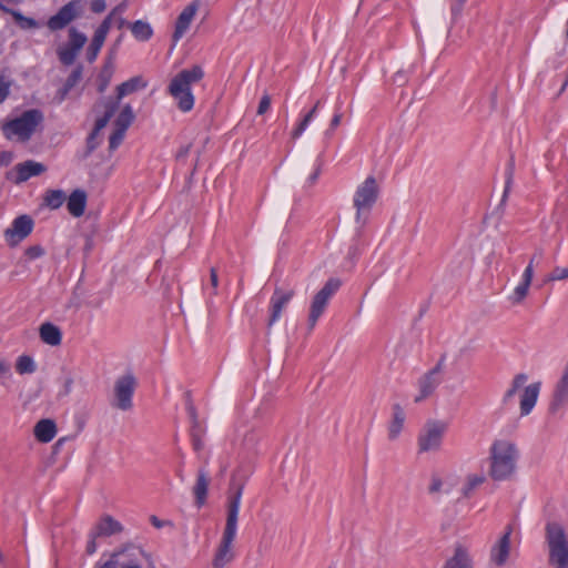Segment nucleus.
Instances as JSON below:
<instances>
[{
  "label": "nucleus",
  "mask_w": 568,
  "mask_h": 568,
  "mask_svg": "<svg viewBox=\"0 0 568 568\" xmlns=\"http://www.w3.org/2000/svg\"><path fill=\"white\" fill-rule=\"evenodd\" d=\"M244 484L235 485L231 483L227 495V515L222 538L215 550L212 566L213 568H225L235 558L233 542L237 531V519L243 495Z\"/></svg>",
  "instance_id": "f257e3e1"
},
{
  "label": "nucleus",
  "mask_w": 568,
  "mask_h": 568,
  "mask_svg": "<svg viewBox=\"0 0 568 568\" xmlns=\"http://www.w3.org/2000/svg\"><path fill=\"white\" fill-rule=\"evenodd\" d=\"M518 459L517 446L507 439H496L489 448V476L494 480H506L511 477Z\"/></svg>",
  "instance_id": "f03ea898"
},
{
  "label": "nucleus",
  "mask_w": 568,
  "mask_h": 568,
  "mask_svg": "<svg viewBox=\"0 0 568 568\" xmlns=\"http://www.w3.org/2000/svg\"><path fill=\"white\" fill-rule=\"evenodd\" d=\"M204 71L200 65H193L191 69L180 71L169 84V93L178 101V106L182 112H189L194 105V97L191 92V85L201 81Z\"/></svg>",
  "instance_id": "7ed1b4c3"
},
{
  "label": "nucleus",
  "mask_w": 568,
  "mask_h": 568,
  "mask_svg": "<svg viewBox=\"0 0 568 568\" xmlns=\"http://www.w3.org/2000/svg\"><path fill=\"white\" fill-rule=\"evenodd\" d=\"M548 564L552 568H568V534L558 523H548L545 528Z\"/></svg>",
  "instance_id": "20e7f679"
},
{
  "label": "nucleus",
  "mask_w": 568,
  "mask_h": 568,
  "mask_svg": "<svg viewBox=\"0 0 568 568\" xmlns=\"http://www.w3.org/2000/svg\"><path fill=\"white\" fill-rule=\"evenodd\" d=\"M379 196V185L373 175L367 176L356 189L353 196V204L356 209L355 222L364 226L369 212Z\"/></svg>",
  "instance_id": "39448f33"
},
{
  "label": "nucleus",
  "mask_w": 568,
  "mask_h": 568,
  "mask_svg": "<svg viewBox=\"0 0 568 568\" xmlns=\"http://www.w3.org/2000/svg\"><path fill=\"white\" fill-rule=\"evenodd\" d=\"M116 109L118 103L112 101L111 98H102L93 105V111L95 113L103 111V114L95 120L94 128L87 138V150L84 158L89 156L100 145V131L106 126Z\"/></svg>",
  "instance_id": "423d86ee"
},
{
  "label": "nucleus",
  "mask_w": 568,
  "mask_h": 568,
  "mask_svg": "<svg viewBox=\"0 0 568 568\" xmlns=\"http://www.w3.org/2000/svg\"><path fill=\"white\" fill-rule=\"evenodd\" d=\"M447 423L438 419H428L417 437L419 453L438 452L443 437L447 430Z\"/></svg>",
  "instance_id": "0eeeda50"
},
{
  "label": "nucleus",
  "mask_w": 568,
  "mask_h": 568,
  "mask_svg": "<svg viewBox=\"0 0 568 568\" xmlns=\"http://www.w3.org/2000/svg\"><path fill=\"white\" fill-rule=\"evenodd\" d=\"M341 285H342V282L339 278L332 277L314 295L312 303H311L310 314H308V318H307L308 332L313 331L318 318L325 312L329 300L339 290Z\"/></svg>",
  "instance_id": "6e6552de"
},
{
  "label": "nucleus",
  "mask_w": 568,
  "mask_h": 568,
  "mask_svg": "<svg viewBox=\"0 0 568 568\" xmlns=\"http://www.w3.org/2000/svg\"><path fill=\"white\" fill-rule=\"evenodd\" d=\"M136 554L143 556L148 560L151 559V556L142 548L133 545H125L115 549L111 554L110 559L97 568H116L118 566L120 568H142V565L136 558ZM149 568H155L154 564L151 562Z\"/></svg>",
  "instance_id": "1a4fd4ad"
},
{
  "label": "nucleus",
  "mask_w": 568,
  "mask_h": 568,
  "mask_svg": "<svg viewBox=\"0 0 568 568\" xmlns=\"http://www.w3.org/2000/svg\"><path fill=\"white\" fill-rule=\"evenodd\" d=\"M42 120V112L38 109H31L24 111L20 116L9 121L4 130L7 131L8 136L13 134L21 141H28Z\"/></svg>",
  "instance_id": "9d476101"
},
{
  "label": "nucleus",
  "mask_w": 568,
  "mask_h": 568,
  "mask_svg": "<svg viewBox=\"0 0 568 568\" xmlns=\"http://www.w3.org/2000/svg\"><path fill=\"white\" fill-rule=\"evenodd\" d=\"M136 386V378L131 373L116 378L114 383V398L111 405L123 412L130 410L133 407L132 397Z\"/></svg>",
  "instance_id": "9b49d317"
},
{
  "label": "nucleus",
  "mask_w": 568,
  "mask_h": 568,
  "mask_svg": "<svg viewBox=\"0 0 568 568\" xmlns=\"http://www.w3.org/2000/svg\"><path fill=\"white\" fill-rule=\"evenodd\" d=\"M444 364L445 356H443L432 369H429L418 378L417 386L419 393L414 398L415 403H422L423 400L427 399L435 393L436 388L442 383V373L444 369Z\"/></svg>",
  "instance_id": "f8f14e48"
},
{
  "label": "nucleus",
  "mask_w": 568,
  "mask_h": 568,
  "mask_svg": "<svg viewBox=\"0 0 568 568\" xmlns=\"http://www.w3.org/2000/svg\"><path fill=\"white\" fill-rule=\"evenodd\" d=\"M83 13V6L80 0H72L59 9V11L49 18L47 27L51 31L64 29L72 21L80 18Z\"/></svg>",
  "instance_id": "ddd939ff"
},
{
  "label": "nucleus",
  "mask_w": 568,
  "mask_h": 568,
  "mask_svg": "<svg viewBox=\"0 0 568 568\" xmlns=\"http://www.w3.org/2000/svg\"><path fill=\"white\" fill-rule=\"evenodd\" d=\"M68 37V43L64 47L59 48L57 51L60 62L64 65H71L74 63L79 52L88 41L87 36L74 27L69 29Z\"/></svg>",
  "instance_id": "4468645a"
},
{
  "label": "nucleus",
  "mask_w": 568,
  "mask_h": 568,
  "mask_svg": "<svg viewBox=\"0 0 568 568\" xmlns=\"http://www.w3.org/2000/svg\"><path fill=\"white\" fill-rule=\"evenodd\" d=\"M34 221L30 215L17 216L3 233L7 244L10 247L17 246L32 233Z\"/></svg>",
  "instance_id": "2eb2a0df"
},
{
  "label": "nucleus",
  "mask_w": 568,
  "mask_h": 568,
  "mask_svg": "<svg viewBox=\"0 0 568 568\" xmlns=\"http://www.w3.org/2000/svg\"><path fill=\"white\" fill-rule=\"evenodd\" d=\"M294 290L284 291L276 287L270 301V316L267 320V328H271L281 317L282 311L293 298Z\"/></svg>",
  "instance_id": "dca6fc26"
},
{
  "label": "nucleus",
  "mask_w": 568,
  "mask_h": 568,
  "mask_svg": "<svg viewBox=\"0 0 568 568\" xmlns=\"http://www.w3.org/2000/svg\"><path fill=\"white\" fill-rule=\"evenodd\" d=\"M511 532V526H507L505 532L490 549V561L498 567L504 566L509 558Z\"/></svg>",
  "instance_id": "f3484780"
},
{
  "label": "nucleus",
  "mask_w": 568,
  "mask_h": 568,
  "mask_svg": "<svg viewBox=\"0 0 568 568\" xmlns=\"http://www.w3.org/2000/svg\"><path fill=\"white\" fill-rule=\"evenodd\" d=\"M568 404V362L564 368L562 375L557 382L554 393L552 399L549 404V412L556 413L558 409Z\"/></svg>",
  "instance_id": "a211bd4d"
},
{
  "label": "nucleus",
  "mask_w": 568,
  "mask_h": 568,
  "mask_svg": "<svg viewBox=\"0 0 568 568\" xmlns=\"http://www.w3.org/2000/svg\"><path fill=\"white\" fill-rule=\"evenodd\" d=\"M568 404V362L564 368L562 375L557 382L554 393L552 399L549 404V412L556 413L558 409Z\"/></svg>",
  "instance_id": "6ab92c4d"
},
{
  "label": "nucleus",
  "mask_w": 568,
  "mask_h": 568,
  "mask_svg": "<svg viewBox=\"0 0 568 568\" xmlns=\"http://www.w3.org/2000/svg\"><path fill=\"white\" fill-rule=\"evenodd\" d=\"M568 404V362L564 368L562 375L557 382L554 393L552 399L549 404V412L556 413L558 409Z\"/></svg>",
  "instance_id": "aec40b11"
},
{
  "label": "nucleus",
  "mask_w": 568,
  "mask_h": 568,
  "mask_svg": "<svg viewBox=\"0 0 568 568\" xmlns=\"http://www.w3.org/2000/svg\"><path fill=\"white\" fill-rule=\"evenodd\" d=\"M197 10H199L197 1L191 2L182 10V12L179 14L176 22H175V30L173 33L174 41H179L184 36V33L189 29L191 22L193 21Z\"/></svg>",
  "instance_id": "412c9836"
},
{
  "label": "nucleus",
  "mask_w": 568,
  "mask_h": 568,
  "mask_svg": "<svg viewBox=\"0 0 568 568\" xmlns=\"http://www.w3.org/2000/svg\"><path fill=\"white\" fill-rule=\"evenodd\" d=\"M534 276V258H530L529 264L525 268L523 273L521 282L515 287L511 295H509V301L514 305H518L523 303V301L527 297L529 287Z\"/></svg>",
  "instance_id": "4be33fe9"
},
{
  "label": "nucleus",
  "mask_w": 568,
  "mask_h": 568,
  "mask_svg": "<svg viewBox=\"0 0 568 568\" xmlns=\"http://www.w3.org/2000/svg\"><path fill=\"white\" fill-rule=\"evenodd\" d=\"M47 168L39 162L28 160L22 163H18L14 166L16 175L13 182L16 184L26 182L32 176H37L45 172Z\"/></svg>",
  "instance_id": "5701e85b"
},
{
  "label": "nucleus",
  "mask_w": 568,
  "mask_h": 568,
  "mask_svg": "<svg viewBox=\"0 0 568 568\" xmlns=\"http://www.w3.org/2000/svg\"><path fill=\"white\" fill-rule=\"evenodd\" d=\"M93 537H110L123 531L122 524L110 515H103L94 527Z\"/></svg>",
  "instance_id": "b1692460"
},
{
  "label": "nucleus",
  "mask_w": 568,
  "mask_h": 568,
  "mask_svg": "<svg viewBox=\"0 0 568 568\" xmlns=\"http://www.w3.org/2000/svg\"><path fill=\"white\" fill-rule=\"evenodd\" d=\"M540 382L532 383L528 386L524 387V390L520 395V415L527 416L532 410L534 406L537 403L539 392H540Z\"/></svg>",
  "instance_id": "393cba45"
},
{
  "label": "nucleus",
  "mask_w": 568,
  "mask_h": 568,
  "mask_svg": "<svg viewBox=\"0 0 568 568\" xmlns=\"http://www.w3.org/2000/svg\"><path fill=\"white\" fill-rule=\"evenodd\" d=\"M87 206V193L83 190H74L67 201V207L69 213L74 217L83 215Z\"/></svg>",
  "instance_id": "a878e982"
},
{
  "label": "nucleus",
  "mask_w": 568,
  "mask_h": 568,
  "mask_svg": "<svg viewBox=\"0 0 568 568\" xmlns=\"http://www.w3.org/2000/svg\"><path fill=\"white\" fill-rule=\"evenodd\" d=\"M392 410L393 418L388 425V439L395 440L398 438L399 434L404 428L406 415L403 407L399 404H394L392 406Z\"/></svg>",
  "instance_id": "bb28decb"
},
{
  "label": "nucleus",
  "mask_w": 568,
  "mask_h": 568,
  "mask_svg": "<svg viewBox=\"0 0 568 568\" xmlns=\"http://www.w3.org/2000/svg\"><path fill=\"white\" fill-rule=\"evenodd\" d=\"M209 484H210V479L207 477L206 471L204 469H200L197 471L195 485L193 486L195 505L199 508L202 507L206 501Z\"/></svg>",
  "instance_id": "cd10ccee"
},
{
  "label": "nucleus",
  "mask_w": 568,
  "mask_h": 568,
  "mask_svg": "<svg viewBox=\"0 0 568 568\" xmlns=\"http://www.w3.org/2000/svg\"><path fill=\"white\" fill-rule=\"evenodd\" d=\"M39 335L41 341L50 346H58L62 341L61 329L50 322L41 324Z\"/></svg>",
  "instance_id": "c85d7f7f"
},
{
  "label": "nucleus",
  "mask_w": 568,
  "mask_h": 568,
  "mask_svg": "<svg viewBox=\"0 0 568 568\" xmlns=\"http://www.w3.org/2000/svg\"><path fill=\"white\" fill-rule=\"evenodd\" d=\"M57 434V426L52 419H41L34 426V436L41 443L51 442Z\"/></svg>",
  "instance_id": "c756f323"
},
{
  "label": "nucleus",
  "mask_w": 568,
  "mask_h": 568,
  "mask_svg": "<svg viewBox=\"0 0 568 568\" xmlns=\"http://www.w3.org/2000/svg\"><path fill=\"white\" fill-rule=\"evenodd\" d=\"M145 87H146V82L143 80V78L141 75L133 77V78L129 79L128 81L122 82L120 85H118L116 100H114V102H116L119 104V101L123 97L129 95L140 89H144ZM111 100L113 101V99H111Z\"/></svg>",
  "instance_id": "7c9ffc66"
},
{
  "label": "nucleus",
  "mask_w": 568,
  "mask_h": 568,
  "mask_svg": "<svg viewBox=\"0 0 568 568\" xmlns=\"http://www.w3.org/2000/svg\"><path fill=\"white\" fill-rule=\"evenodd\" d=\"M444 568H473V559L463 546H457L454 556L448 559Z\"/></svg>",
  "instance_id": "2f4dec72"
},
{
  "label": "nucleus",
  "mask_w": 568,
  "mask_h": 568,
  "mask_svg": "<svg viewBox=\"0 0 568 568\" xmlns=\"http://www.w3.org/2000/svg\"><path fill=\"white\" fill-rule=\"evenodd\" d=\"M82 72L83 67L81 64L77 65L72 70L63 87L58 91V98L60 102L63 101L69 92L81 81Z\"/></svg>",
  "instance_id": "473e14b6"
},
{
  "label": "nucleus",
  "mask_w": 568,
  "mask_h": 568,
  "mask_svg": "<svg viewBox=\"0 0 568 568\" xmlns=\"http://www.w3.org/2000/svg\"><path fill=\"white\" fill-rule=\"evenodd\" d=\"M133 37L139 41H148L153 34V30L148 22L136 20L130 24Z\"/></svg>",
  "instance_id": "72a5a7b5"
},
{
  "label": "nucleus",
  "mask_w": 568,
  "mask_h": 568,
  "mask_svg": "<svg viewBox=\"0 0 568 568\" xmlns=\"http://www.w3.org/2000/svg\"><path fill=\"white\" fill-rule=\"evenodd\" d=\"M528 381V376L524 373H519L515 375V377L511 381L509 389L505 393L503 397V403L508 404L513 397L516 395V393L525 386V384Z\"/></svg>",
  "instance_id": "f704fd0d"
},
{
  "label": "nucleus",
  "mask_w": 568,
  "mask_h": 568,
  "mask_svg": "<svg viewBox=\"0 0 568 568\" xmlns=\"http://www.w3.org/2000/svg\"><path fill=\"white\" fill-rule=\"evenodd\" d=\"M133 120H134V113L132 111V108L129 104H126L125 106H123V109L119 113L118 118L115 119V122H114L115 129L125 132L129 129V126L132 124Z\"/></svg>",
  "instance_id": "c9c22d12"
},
{
  "label": "nucleus",
  "mask_w": 568,
  "mask_h": 568,
  "mask_svg": "<svg viewBox=\"0 0 568 568\" xmlns=\"http://www.w3.org/2000/svg\"><path fill=\"white\" fill-rule=\"evenodd\" d=\"M486 477L484 475L471 474L466 477L465 484L462 488V494L465 498H469L473 491L484 484Z\"/></svg>",
  "instance_id": "e433bc0d"
},
{
  "label": "nucleus",
  "mask_w": 568,
  "mask_h": 568,
  "mask_svg": "<svg viewBox=\"0 0 568 568\" xmlns=\"http://www.w3.org/2000/svg\"><path fill=\"white\" fill-rule=\"evenodd\" d=\"M37 369V365L33 358L29 355H21L16 362V371L20 375L32 374Z\"/></svg>",
  "instance_id": "4c0bfd02"
},
{
  "label": "nucleus",
  "mask_w": 568,
  "mask_h": 568,
  "mask_svg": "<svg viewBox=\"0 0 568 568\" xmlns=\"http://www.w3.org/2000/svg\"><path fill=\"white\" fill-rule=\"evenodd\" d=\"M65 201V193L62 190H49L45 193L44 202L50 209H59Z\"/></svg>",
  "instance_id": "58836bf2"
},
{
  "label": "nucleus",
  "mask_w": 568,
  "mask_h": 568,
  "mask_svg": "<svg viewBox=\"0 0 568 568\" xmlns=\"http://www.w3.org/2000/svg\"><path fill=\"white\" fill-rule=\"evenodd\" d=\"M106 38L94 32V36L92 38V41L90 45L87 49V60L92 63L95 61L101 48L103 47V43Z\"/></svg>",
  "instance_id": "ea45409f"
},
{
  "label": "nucleus",
  "mask_w": 568,
  "mask_h": 568,
  "mask_svg": "<svg viewBox=\"0 0 568 568\" xmlns=\"http://www.w3.org/2000/svg\"><path fill=\"white\" fill-rule=\"evenodd\" d=\"M320 105V101L315 103V105L305 114V116L302 119V121L297 124V126L292 131V138L297 139L302 133L306 130L310 122L315 116L317 109Z\"/></svg>",
  "instance_id": "a19ab883"
},
{
  "label": "nucleus",
  "mask_w": 568,
  "mask_h": 568,
  "mask_svg": "<svg viewBox=\"0 0 568 568\" xmlns=\"http://www.w3.org/2000/svg\"><path fill=\"white\" fill-rule=\"evenodd\" d=\"M112 74H113V68L112 65L110 64H105L101 72L99 73L98 75V91L100 93H103L106 88L109 87L110 84V81H111V78H112Z\"/></svg>",
  "instance_id": "79ce46f5"
},
{
  "label": "nucleus",
  "mask_w": 568,
  "mask_h": 568,
  "mask_svg": "<svg viewBox=\"0 0 568 568\" xmlns=\"http://www.w3.org/2000/svg\"><path fill=\"white\" fill-rule=\"evenodd\" d=\"M124 134H125L124 131L114 129V131L112 132V134L109 138V149L111 151H114L119 148V145L122 143V141L124 139Z\"/></svg>",
  "instance_id": "37998d69"
},
{
  "label": "nucleus",
  "mask_w": 568,
  "mask_h": 568,
  "mask_svg": "<svg viewBox=\"0 0 568 568\" xmlns=\"http://www.w3.org/2000/svg\"><path fill=\"white\" fill-rule=\"evenodd\" d=\"M12 14H13L14 20L17 22H19L22 28L31 29V28H36L38 26V23L34 19L27 18V17L22 16L20 12H12Z\"/></svg>",
  "instance_id": "c03bdc74"
},
{
  "label": "nucleus",
  "mask_w": 568,
  "mask_h": 568,
  "mask_svg": "<svg viewBox=\"0 0 568 568\" xmlns=\"http://www.w3.org/2000/svg\"><path fill=\"white\" fill-rule=\"evenodd\" d=\"M11 377V365L4 358H0V385H4V379Z\"/></svg>",
  "instance_id": "a18cd8bd"
},
{
  "label": "nucleus",
  "mask_w": 568,
  "mask_h": 568,
  "mask_svg": "<svg viewBox=\"0 0 568 568\" xmlns=\"http://www.w3.org/2000/svg\"><path fill=\"white\" fill-rule=\"evenodd\" d=\"M568 278V267H555L548 275V281H561Z\"/></svg>",
  "instance_id": "49530a36"
},
{
  "label": "nucleus",
  "mask_w": 568,
  "mask_h": 568,
  "mask_svg": "<svg viewBox=\"0 0 568 568\" xmlns=\"http://www.w3.org/2000/svg\"><path fill=\"white\" fill-rule=\"evenodd\" d=\"M514 170H515V164H514V159L511 158L508 163L507 170H506V185H505L504 197L507 195V193L510 189V185L513 183Z\"/></svg>",
  "instance_id": "de8ad7c7"
},
{
  "label": "nucleus",
  "mask_w": 568,
  "mask_h": 568,
  "mask_svg": "<svg viewBox=\"0 0 568 568\" xmlns=\"http://www.w3.org/2000/svg\"><path fill=\"white\" fill-rule=\"evenodd\" d=\"M24 254L30 260H34L41 257L44 254V248L41 245H32L26 250Z\"/></svg>",
  "instance_id": "09e8293b"
},
{
  "label": "nucleus",
  "mask_w": 568,
  "mask_h": 568,
  "mask_svg": "<svg viewBox=\"0 0 568 568\" xmlns=\"http://www.w3.org/2000/svg\"><path fill=\"white\" fill-rule=\"evenodd\" d=\"M111 28V14H109L101 24L97 28L95 33L106 38Z\"/></svg>",
  "instance_id": "8fccbe9b"
},
{
  "label": "nucleus",
  "mask_w": 568,
  "mask_h": 568,
  "mask_svg": "<svg viewBox=\"0 0 568 568\" xmlns=\"http://www.w3.org/2000/svg\"><path fill=\"white\" fill-rule=\"evenodd\" d=\"M97 538L98 537H93V530H91L89 534V540H88V544L85 547V552L88 555H93L97 551V548H98Z\"/></svg>",
  "instance_id": "3c124183"
},
{
  "label": "nucleus",
  "mask_w": 568,
  "mask_h": 568,
  "mask_svg": "<svg viewBox=\"0 0 568 568\" xmlns=\"http://www.w3.org/2000/svg\"><path fill=\"white\" fill-rule=\"evenodd\" d=\"M271 105V98L267 94H264L258 103L257 114H264Z\"/></svg>",
  "instance_id": "603ef678"
},
{
  "label": "nucleus",
  "mask_w": 568,
  "mask_h": 568,
  "mask_svg": "<svg viewBox=\"0 0 568 568\" xmlns=\"http://www.w3.org/2000/svg\"><path fill=\"white\" fill-rule=\"evenodd\" d=\"M466 1L467 0H455L453 2L450 10H452V16L454 18H457L462 13L464 4H465Z\"/></svg>",
  "instance_id": "864d4df0"
},
{
  "label": "nucleus",
  "mask_w": 568,
  "mask_h": 568,
  "mask_svg": "<svg viewBox=\"0 0 568 568\" xmlns=\"http://www.w3.org/2000/svg\"><path fill=\"white\" fill-rule=\"evenodd\" d=\"M13 159V154L10 151H1L0 152V165L8 166Z\"/></svg>",
  "instance_id": "5fc2aeb1"
},
{
  "label": "nucleus",
  "mask_w": 568,
  "mask_h": 568,
  "mask_svg": "<svg viewBox=\"0 0 568 568\" xmlns=\"http://www.w3.org/2000/svg\"><path fill=\"white\" fill-rule=\"evenodd\" d=\"M105 1L104 0H92L91 1V10L94 13H101L105 10Z\"/></svg>",
  "instance_id": "6e6d98bb"
},
{
  "label": "nucleus",
  "mask_w": 568,
  "mask_h": 568,
  "mask_svg": "<svg viewBox=\"0 0 568 568\" xmlns=\"http://www.w3.org/2000/svg\"><path fill=\"white\" fill-rule=\"evenodd\" d=\"M442 486H443L442 479L439 477L434 476L432 478V483L429 485L428 490L430 494L438 493L442 489Z\"/></svg>",
  "instance_id": "4d7b16f0"
},
{
  "label": "nucleus",
  "mask_w": 568,
  "mask_h": 568,
  "mask_svg": "<svg viewBox=\"0 0 568 568\" xmlns=\"http://www.w3.org/2000/svg\"><path fill=\"white\" fill-rule=\"evenodd\" d=\"M210 283H211L212 288L214 290V294H216V290L219 286V276H217V271L215 267H212L210 270Z\"/></svg>",
  "instance_id": "13d9d810"
},
{
  "label": "nucleus",
  "mask_w": 568,
  "mask_h": 568,
  "mask_svg": "<svg viewBox=\"0 0 568 568\" xmlns=\"http://www.w3.org/2000/svg\"><path fill=\"white\" fill-rule=\"evenodd\" d=\"M9 95V85L0 77V103H2Z\"/></svg>",
  "instance_id": "bf43d9fd"
},
{
  "label": "nucleus",
  "mask_w": 568,
  "mask_h": 568,
  "mask_svg": "<svg viewBox=\"0 0 568 568\" xmlns=\"http://www.w3.org/2000/svg\"><path fill=\"white\" fill-rule=\"evenodd\" d=\"M342 116L343 115L341 112H337L334 114V116L332 118L331 123H329V131L335 130L341 124Z\"/></svg>",
  "instance_id": "052dcab7"
},
{
  "label": "nucleus",
  "mask_w": 568,
  "mask_h": 568,
  "mask_svg": "<svg viewBox=\"0 0 568 568\" xmlns=\"http://www.w3.org/2000/svg\"><path fill=\"white\" fill-rule=\"evenodd\" d=\"M192 443L195 450H201L203 447V442L201 437L196 434H192Z\"/></svg>",
  "instance_id": "680f3d73"
},
{
  "label": "nucleus",
  "mask_w": 568,
  "mask_h": 568,
  "mask_svg": "<svg viewBox=\"0 0 568 568\" xmlns=\"http://www.w3.org/2000/svg\"><path fill=\"white\" fill-rule=\"evenodd\" d=\"M93 246H94L93 239L91 236H85V243H84V247H83L84 254L88 255L92 251Z\"/></svg>",
  "instance_id": "e2e57ef3"
},
{
  "label": "nucleus",
  "mask_w": 568,
  "mask_h": 568,
  "mask_svg": "<svg viewBox=\"0 0 568 568\" xmlns=\"http://www.w3.org/2000/svg\"><path fill=\"white\" fill-rule=\"evenodd\" d=\"M150 521H151V524H152L155 528H158V529H160V528L164 527V525H166V524H170L169 521H163V520L159 519V518H158L156 516H154V515L150 517Z\"/></svg>",
  "instance_id": "0e129e2a"
},
{
  "label": "nucleus",
  "mask_w": 568,
  "mask_h": 568,
  "mask_svg": "<svg viewBox=\"0 0 568 568\" xmlns=\"http://www.w3.org/2000/svg\"><path fill=\"white\" fill-rule=\"evenodd\" d=\"M320 173H321V168H320V165H317L315 168L314 172L308 178V185H313L317 181Z\"/></svg>",
  "instance_id": "69168bd1"
},
{
  "label": "nucleus",
  "mask_w": 568,
  "mask_h": 568,
  "mask_svg": "<svg viewBox=\"0 0 568 568\" xmlns=\"http://www.w3.org/2000/svg\"><path fill=\"white\" fill-rule=\"evenodd\" d=\"M190 149H191V144H187V145H185V146H182V148L179 150V152H178V154H176V158H178V159H183V158H185V156L189 154Z\"/></svg>",
  "instance_id": "338daca9"
},
{
  "label": "nucleus",
  "mask_w": 568,
  "mask_h": 568,
  "mask_svg": "<svg viewBox=\"0 0 568 568\" xmlns=\"http://www.w3.org/2000/svg\"><path fill=\"white\" fill-rule=\"evenodd\" d=\"M189 410H190V414H191V417H192V420H193V425L196 426L197 425V419H196L195 409L193 407H190Z\"/></svg>",
  "instance_id": "774afa93"
}]
</instances>
